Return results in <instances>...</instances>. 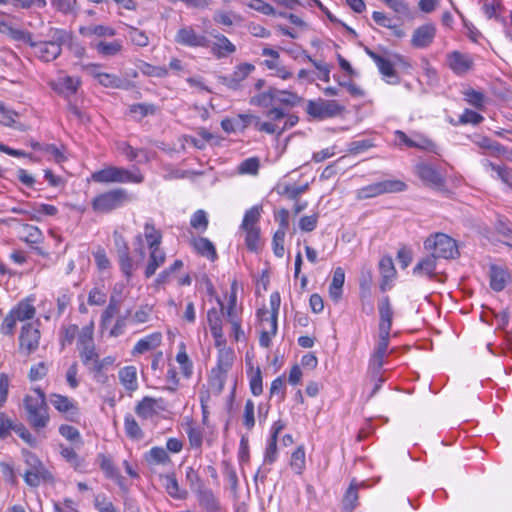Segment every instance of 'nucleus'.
<instances>
[{"label": "nucleus", "mask_w": 512, "mask_h": 512, "mask_svg": "<svg viewBox=\"0 0 512 512\" xmlns=\"http://www.w3.org/2000/svg\"><path fill=\"white\" fill-rule=\"evenodd\" d=\"M33 392L34 395L25 396L24 408L28 423L36 432H40L46 428L50 418L45 393L39 387L34 388Z\"/></svg>", "instance_id": "1"}, {"label": "nucleus", "mask_w": 512, "mask_h": 512, "mask_svg": "<svg viewBox=\"0 0 512 512\" xmlns=\"http://www.w3.org/2000/svg\"><path fill=\"white\" fill-rule=\"evenodd\" d=\"M133 200L126 189L117 187L96 195L91 200L92 210L97 214H108Z\"/></svg>", "instance_id": "2"}, {"label": "nucleus", "mask_w": 512, "mask_h": 512, "mask_svg": "<svg viewBox=\"0 0 512 512\" xmlns=\"http://www.w3.org/2000/svg\"><path fill=\"white\" fill-rule=\"evenodd\" d=\"M48 41H39L31 43L34 54L44 62L55 60L62 51L61 46L70 39V35L66 30L51 28Z\"/></svg>", "instance_id": "3"}, {"label": "nucleus", "mask_w": 512, "mask_h": 512, "mask_svg": "<svg viewBox=\"0 0 512 512\" xmlns=\"http://www.w3.org/2000/svg\"><path fill=\"white\" fill-rule=\"evenodd\" d=\"M22 453L27 466L23 478L28 486L35 488L41 484H53L55 482L54 475L34 453L28 450H23Z\"/></svg>", "instance_id": "4"}, {"label": "nucleus", "mask_w": 512, "mask_h": 512, "mask_svg": "<svg viewBox=\"0 0 512 512\" xmlns=\"http://www.w3.org/2000/svg\"><path fill=\"white\" fill-rule=\"evenodd\" d=\"M262 207L253 206L248 209L243 217L240 229L245 234V245L251 252H259L263 243L260 236V227L258 225L261 218Z\"/></svg>", "instance_id": "5"}, {"label": "nucleus", "mask_w": 512, "mask_h": 512, "mask_svg": "<svg viewBox=\"0 0 512 512\" xmlns=\"http://www.w3.org/2000/svg\"><path fill=\"white\" fill-rule=\"evenodd\" d=\"M424 247L437 259H453L459 255L456 241L444 233H436L424 241Z\"/></svg>", "instance_id": "6"}, {"label": "nucleus", "mask_w": 512, "mask_h": 512, "mask_svg": "<svg viewBox=\"0 0 512 512\" xmlns=\"http://www.w3.org/2000/svg\"><path fill=\"white\" fill-rule=\"evenodd\" d=\"M345 111V106L336 100H327L318 98L308 100L306 105V113L317 120H324L340 116Z\"/></svg>", "instance_id": "7"}, {"label": "nucleus", "mask_w": 512, "mask_h": 512, "mask_svg": "<svg viewBox=\"0 0 512 512\" xmlns=\"http://www.w3.org/2000/svg\"><path fill=\"white\" fill-rule=\"evenodd\" d=\"M407 189L405 182L397 179H389L364 186L356 191L358 200L374 198L388 193H399Z\"/></svg>", "instance_id": "8"}, {"label": "nucleus", "mask_w": 512, "mask_h": 512, "mask_svg": "<svg viewBox=\"0 0 512 512\" xmlns=\"http://www.w3.org/2000/svg\"><path fill=\"white\" fill-rule=\"evenodd\" d=\"M39 342L40 331L38 327L32 323L23 325L19 336L20 352L30 355L38 349Z\"/></svg>", "instance_id": "9"}, {"label": "nucleus", "mask_w": 512, "mask_h": 512, "mask_svg": "<svg viewBox=\"0 0 512 512\" xmlns=\"http://www.w3.org/2000/svg\"><path fill=\"white\" fill-rule=\"evenodd\" d=\"M50 402L67 420L75 422L79 419L80 412L78 405L69 397L61 394H51Z\"/></svg>", "instance_id": "10"}, {"label": "nucleus", "mask_w": 512, "mask_h": 512, "mask_svg": "<svg viewBox=\"0 0 512 512\" xmlns=\"http://www.w3.org/2000/svg\"><path fill=\"white\" fill-rule=\"evenodd\" d=\"M137 240L139 242V247L135 249V253L137 254L136 258L130 256V254H126L118 259L120 269L127 280L131 279L135 270L142 264L145 258V250L142 244L141 235L137 236Z\"/></svg>", "instance_id": "11"}, {"label": "nucleus", "mask_w": 512, "mask_h": 512, "mask_svg": "<svg viewBox=\"0 0 512 512\" xmlns=\"http://www.w3.org/2000/svg\"><path fill=\"white\" fill-rule=\"evenodd\" d=\"M175 41L188 47H209V40L204 35L198 34L191 26L180 28L175 35Z\"/></svg>", "instance_id": "12"}, {"label": "nucleus", "mask_w": 512, "mask_h": 512, "mask_svg": "<svg viewBox=\"0 0 512 512\" xmlns=\"http://www.w3.org/2000/svg\"><path fill=\"white\" fill-rule=\"evenodd\" d=\"M254 69L255 67L252 64H240L231 75L220 76L219 81L231 90H238L241 87L242 81H244Z\"/></svg>", "instance_id": "13"}, {"label": "nucleus", "mask_w": 512, "mask_h": 512, "mask_svg": "<svg viewBox=\"0 0 512 512\" xmlns=\"http://www.w3.org/2000/svg\"><path fill=\"white\" fill-rule=\"evenodd\" d=\"M214 40H209L211 53L218 59L228 57L235 53L236 46L223 34H212Z\"/></svg>", "instance_id": "14"}, {"label": "nucleus", "mask_w": 512, "mask_h": 512, "mask_svg": "<svg viewBox=\"0 0 512 512\" xmlns=\"http://www.w3.org/2000/svg\"><path fill=\"white\" fill-rule=\"evenodd\" d=\"M447 62L451 70L458 75L467 73L474 64L473 58L469 54L459 51H453L448 54Z\"/></svg>", "instance_id": "15"}, {"label": "nucleus", "mask_w": 512, "mask_h": 512, "mask_svg": "<svg viewBox=\"0 0 512 512\" xmlns=\"http://www.w3.org/2000/svg\"><path fill=\"white\" fill-rule=\"evenodd\" d=\"M435 34L436 28L434 25H422L414 31L411 43L416 48H426L433 42Z\"/></svg>", "instance_id": "16"}, {"label": "nucleus", "mask_w": 512, "mask_h": 512, "mask_svg": "<svg viewBox=\"0 0 512 512\" xmlns=\"http://www.w3.org/2000/svg\"><path fill=\"white\" fill-rule=\"evenodd\" d=\"M415 170L418 177L431 186L439 187L444 184L443 176L430 164L419 163Z\"/></svg>", "instance_id": "17"}, {"label": "nucleus", "mask_w": 512, "mask_h": 512, "mask_svg": "<svg viewBox=\"0 0 512 512\" xmlns=\"http://www.w3.org/2000/svg\"><path fill=\"white\" fill-rule=\"evenodd\" d=\"M162 343V334L160 332H154L150 335L140 339L133 347L131 354L138 356L148 351H152L159 347Z\"/></svg>", "instance_id": "18"}, {"label": "nucleus", "mask_w": 512, "mask_h": 512, "mask_svg": "<svg viewBox=\"0 0 512 512\" xmlns=\"http://www.w3.org/2000/svg\"><path fill=\"white\" fill-rule=\"evenodd\" d=\"M489 277L490 287L497 292L502 291L510 280V274L508 270L505 267L498 265L490 266Z\"/></svg>", "instance_id": "19"}, {"label": "nucleus", "mask_w": 512, "mask_h": 512, "mask_svg": "<svg viewBox=\"0 0 512 512\" xmlns=\"http://www.w3.org/2000/svg\"><path fill=\"white\" fill-rule=\"evenodd\" d=\"M378 310L380 316L379 332L390 333L393 310L388 296H385L380 300L378 304Z\"/></svg>", "instance_id": "20"}, {"label": "nucleus", "mask_w": 512, "mask_h": 512, "mask_svg": "<svg viewBox=\"0 0 512 512\" xmlns=\"http://www.w3.org/2000/svg\"><path fill=\"white\" fill-rule=\"evenodd\" d=\"M389 341L390 333L379 332V340L371 358V364L377 369H381L384 364V358L387 354Z\"/></svg>", "instance_id": "21"}, {"label": "nucleus", "mask_w": 512, "mask_h": 512, "mask_svg": "<svg viewBox=\"0 0 512 512\" xmlns=\"http://www.w3.org/2000/svg\"><path fill=\"white\" fill-rule=\"evenodd\" d=\"M196 495L199 505L206 512H216L219 510V502L212 490L205 488L204 485H199V488L196 490Z\"/></svg>", "instance_id": "22"}, {"label": "nucleus", "mask_w": 512, "mask_h": 512, "mask_svg": "<svg viewBox=\"0 0 512 512\" xmlns=\"http://www.w3.org/2000/svg\"><path fill=\"white\" fill-rule=\"evenodd\" d=\"M166 261V253L159 247L149 249V259L144 270L146 278L152 277L157 269L161 267Z\"/></svg>", "instance_id": "23"}, {"label": "nucleus", "mask_w": 512, "mask_h": 512, "mask_svg": "<svg viewBox=\"0 0 512 512\" xmlns=\"http://www.w3.org/2000/svg\"><path fill=\"white\" fill-rule=\"evenodd\" d=\"M116 183H134L140 184L144 181V175L140 169L133 167V169H127L124 167L116 166Z\"/></svg>", "instance_id": "24"}, {"label": "nucleus", "mask_w": 512, "mask_h": 512, "mask_svg": "<svg viewBox=\"0 0 512 512\" xmlns=\"http://www.w3.org/2000/svg\"><path fill=\"white\" fill-rule=\"evenodd\" d=\"M345 282V272L341 267L334 270L332 281L329 286V296L335 302H339L342 297V288Z\"/></svg>", "instance_id": "25"}, {"label": "nucleus", "mask_w": 512, "mask_h": 512, "mask_svg": "<svg viewBox=\"0 0 512 512\" xmlns=\"http://www.w3.org/2000/svg\"><path fill=\"white\" fill-rule=\"evenodd\" d=\"M379 270L382 275V282L380 289L384 292L387 289L390 281L395 277L396 270L391 257H383L379 262Z\"/></svg>", "instance_id": "26"}, {"label": "nucleus", "mask_w": 512, "mask_h": 512, "mask_svg": "<svg viewBox=\"0 0 512 512\" xmlns=\"http://www.w3.org/2000/svg\"><path fill=\"white\" fill-rule=\"evenodd\" d=\"M145 462L150 465H166L171 462L170 456L167 450L163 447H152L145 455Z\"/></svg>", "instance_id": "27"}, {"label": "nucleus", "mask_w": 512, "mask_h": 512, "mask_svg": "<svg viewBox=\"0 0 512 512\" xmlns=\"http://www.w3.org/2000/svg\"><path fill=\"white\" fill-rule=\"evenodd\" d=\"M365 51L368 56L376 63L379 71L383 74V76L387 78L396 77V71L390 60L378 55L369 48H366Z\"/></svg>", "instance_id": "28"}, {"label": "nucleus", "mask_w": 512, "mask_h": 512, "mask_svg": "<svg viewBox=\"0 0 512 512\" xmlns=\"http://www.w3.org/2000/svg\"><path fill=\"white\" fill-rule=\"evenodd\" d=\"M361 486H363V483L351 482L342 499V508L345 512H352L357 507L359 499L358 490Z\"/></svg>", "instance_id": "29"}, {"label": "nucleus", "mask_w": 512, "mask_h": 512, "mask_svg": "<svg viewBox=\"0 0 512 512\" xmlns=\"http://www.w3.org/2000/svg\"><path fill=\"white\" fill-rule=\"evenodd\" d=\"M120 383L128 391H135L138 388L137 371L134 366H126L119 370Z\"/></svg>", "instance_id": "30"}, {"label": "nucleus", "mask_w": 512, "mask_h": 512, "mask_svg": "<svg viewBox=\"0 0 512 512\" xmlns=\"http://www.w3.org/2000/svg\"><path fill=\"white\" fill-rule=\"evenodd\" d=\"M18 321H26L34 318L36 309L29 299L20 301L11 311Z\"/></svg>", "instance_id": "31"}, {"label": "nucleus", "mask_w": 512, "mask_h": 512, "mask_svg": "<svg viewBox=\"0 0 512 512\" xmlns=\"http://www.w3.org/2000/svg\"><path fill=\"white\" fill-rule=\"evenodd\" d=\"M92 47L103 57L116 56L122 51V43L119 40L112 42L98 41L92 43Z\"/></svg>", "instance_id": "32"}, {"label": "nucleus", "mask_w": 512, "mask_h": 512, "mask_svg": "<svg viewBox=\"0 0 512 512\" xmlns=\"http://www.w3.org/2000/svg\"><path fill=\"white\" fill-rule=\"evenodd\" d=\"M217 302L220 308H211L207 312V321L211 333H217V331L219 332V329H223L222 318L224 315V303L220 299H217Z\"/></svg>", "instance_id": "33"}, {"label": "nucleus", "mask_w": 512, "mask_h": 512, "mask_svg": "<svg viewBox=\"0 0 512 512\" xmlns=\"http://www.w3.org/2000/svg\"><path fill=\"white\" fill-rule=\"evenodd\" d=\"M157 400L152 397H144L135 407V413L142 419L152 418L157 414Z\"/></svg>", "instance_id": "34"}, {"label": "nucleus", "mask_w": 512, "mask_h": 512, "mask_svg": "<svg viewBox=\"0 0 512 512\" xmlns=\"http://www.w3.org/2000/svg\"><path fill=\"white\" fill-rule=\"evenodd\" d=\"M436 260L437 258L432 254L424 257L413 268V274L426 275L432 279L435 276Z\"/></svg>", "instance_id": "35"}, {"label": "nucleus", "mask_w": 512, "mask_h": 512, "mask_svg": "<svg viewBox=\"0 0 512 512\" xmlns=\"http://www.w3.org/2000/svg\"><path fill=\"white\" fill-rule=\"evenodd\" d=\"M163 486L166 492L175 499H185L187 497V491L180 488L179 483L174 474H167L162 477Z\"/></svg>", "instance_id": "36"}, {"label": "nucleus", "mask_w": 512, "mask_h": 512, "mask_svg": "<svg viewBox=\"0 0 512 512\" xmlns=\"http://www.w3.org/2000/svg\"><path fill=\"white\" fill-rule=\"evenodd\" d=\"M300 101L301 97L295 93L273 88V105L282 104L288 107H294Z\"/></svg>", "instance_id": "37"}, {"label": "nucleus", "mask_w": 512, "mask_h": 512, "mask_svg": "<svg viewBox=\"0 0 512 512\" xmlns=\"http://www.w3.org/2000/svg\"><path fill=\"white\" fill-rule=\"evenodd\" d=\"M116 166L108 165L91 174V180L101 184L116 183Z\"/></svg>", "instance_id": "38"}, {"label": "nucleus", "mask_w": 512, "mask_h": 512, "mask_svg": "<svg viewBox=\"0 0 512 512\" xmlns=\"http://www.w3.org/2000/svg\"><path fill=\"white\" fill-rule=\"evenodd\" d=\"M193 247L199 254L211 260H215L217 257L215 246L207 238L199 237L195 239L193 241Z\"/></svg>", "instance_id": "39"}, {"label": "nucleus", "mask_w": 512, "mask_h": 512, "mask_svg": "<svg viewBox=\"0 0 512 512\" xmlns=\"http://www.w3.org/2000/svg\"><path fill=\"white\" fill-rule=\"evenodd\" d=\"M227 372L213 368L209 377V389L216 395H219L225 385Z\"/></svg>", "instance_id": "40"}, {"label": "nucleus", "mask_w": 512, "mask_h": 512, "mask_svg": "<svg viewBox=\"0 0 512 512\" xmlns=\"http://www.w3.org/2000/svg\"><path fill=\"white\" fill-rule=\"evenodd\" d=\"M124 428L126 435L132 440H142L144 438V433L135 420V418L131 414H127L124 419Z\"/></svg>", "instance_id": "41"}, {"label": "nucleus", "mask_w": 512, "mask_h": 512, "mask_svg": "<svg viewBox=\"0 0 512 512\" xmlns=\"http://www.w3.org/2000/svg\"><path fill=\"white\" fill-rule=\"evenodd\" d=\"M397 139L408 147L419 148L422 150L432 151L434 143L428 139H422L421 141H414L410 139L403 131L397 130L395 132Z\"/></svg>", "instance_id": "42"}, {"label": "nucleus", "mask_w": 512, "mask_h": 512, "mask_svg": "<svg viewBox=\"0 0 512 512\" xmlns=\"http://www.w3.org/2000/svg\"><path fill=\"white\" fill-rule=\"evenodd\" d=\"M20 239L28 244H38L43 240V234L37 226L23 224Z\"/></svg>", "instance_id": "43"}, {"label": "nucleus", "mask_w": 512, "mask_h": 512, "mask_svg": "<svg viewBox=\"0 0 512 512\" xmlns=\"http://www.w3.org/2000/svg\"><path fill=\"white\" fill-rule=\"evenodd\" d=\"M129 111L138 121H140L149 115L156 114L158 108L152 103H137L131 105L129 107Z\"/></svg>", "instance_id": "44"}, {"label": "nucleus", "mask_w": 512, "mask_h": 512, "mask_svg": "<svg viewBox=\"0 0 512 512\" xmlns=\"http://www.w3.org/2000/svg\"><path fill=\"white\" fill-rule=\"evenodd\" d=\"M144 237L147 241L148 248H159L162 241V234L157 230L153 223L147 222L144 226Z\"/></svg>", "instance_id": "45"}, {"label": "nucleus", "mask_w": 512, "mask_h": 512, "mask_svg": "<svg viewBox=\"0 0 512 512\" xmlns=\"http://www.w3.org/2000/svg\"><path fill=\"white\" fill-rule=\"evenodd\" d=\"M97 76L99 84L106 88L123 89L127 87L126 81L116 74L104 72L102 74H98Z\"/></svg>", "instance_id": "46"}, {"label": "nucleus", "mask_w": 512, "mask_h": 512, "mask_svg": "<svg viewBox=\"0 0 512 512\" xmlns=\"http://www.w3.org/2000/svg\"><path fill=\"white\" fill-rule=\"evenodd\" d=\"M80 33L84 36H98V37H112L115 35V30L105 25H92L88 27H82Z\"/></svg>", "instance_id": "47"}, {"label": "nucleus", "mask_w": 512, "mask_h": 512, "mask_svg": "<svg viewBox=\"0 0 512 512\" xmlns=\"http://www.w3.org/2000/svg\"><path fill=\"white\" fill-rule=\"evenodd\" d=\"M260 168V160L258 157H250L245 160H243L238 168L237 171L241 175H257Z\"/></svg>", "instance_id": "48"}, {"label": "nucleus", "mask_w": 512, "mask_h": 512, "mask_svg": "<svg viewBox=\"0 0 512 512\" xmlns=\"http://www.w3.org/2000/svg\"><path fill=\"white\" fill-rule=\"evenodd\" d=\"M176 361L180 365L182 374L186 378H189L192 375L193 366H192V362L190 361V359L186 353L185 345L183 343L180 345V350L176 355Z\"/></svg>", "instance_id": "49"}, {"label": "nucleus", "mask_w": 512, "mask_h": 512, "mask_svg": "<svg viewBox=\"0 0 512 512\" xmlns=\"http://www.w3.org/2000/svg\"><path fill=\"white\" fill-rule=\"evenodd\" d=\"M290 466L297 474H302L305 469V450L303 446L297 447L291 455Z\"/></svg>", "instance_id": "50"}, {"label": "nucleus", "mask_w": 512, "mask_h": 512, "mask_svg": "<svg viewBox=\"0 0 512 512\" xmlns=\"http://www.w3.org/2000/svg\"><path fill=\"white\" fill-rule=\"evenodd\" d=\"M234 357V352L231 349H220L217 366L215 368L228 372L233 365Z\"/></svg>", "instance_id": "51"}, {"label": "nucleus", "mask_w": 512, "mask_h": 512, "mask_svg": "<svg viewBox=\"0 0 512 512\" xmlns=\"http://www.w3.org/2000/svg\"><path fill=\"white\" fill-rule=\"evenodd\" d=\"M186 433L189 443L193 448H201L203 443V432L199 427H196L192 422H189L186 427Z\"/></svg>", "instance_id": "52"}, {"label": "nucleus", "mask_w": 512, "mask_h": 512, "mask_svg": "<svg viewBox=\"0 0 512 512\" xmlns=\"http://www.w3.org/2000/svg\"><path fill=\"white\" fill-rule=\"evenodd\" d=\"M480 4L482 5V10L489 19L494 18L503 25L506 24L505 19L497 14V10L502 6L500 1H485Z\"/></svg>", "instance_id": "53"}, {"label": "nucleus", "mask_w": 512, "mask_h": 512, "mask_svg": "<svg viewBox=\"0 0 512 512\" xmlns=\"http://www.w3.org/2000/svg\"><path fill=\"white\" fill-rule=\"evenodd\" d=\"M60 454L75 469H80L84 464V460L75 452L73 448L60 445Z\"/></svg>", "instance_id": "54"}, {"label": "nucleus", "mask_w": 512, "mask_h": 512, "mask_svg": "<svg viewBox=\"0 0 512 512\" xmlns=\"http://www.w3.org/2000/svg\"><path fill=\"white\" fill-rule=\"evenodd\" d=\"M486 166L489 167L492 171L496 172L498 178L512 188V169L505 166L496 165L492 162H487Z\"/></svg>", "instance_id": "55"}, {"label": "nucleus", "mask_w": 512, "mask_h": 512, "mask_svg": "<svg viewBox=\"0 0 512 512\" xmlns=\"http://www.w3.org/2000/svg\"><path fill=\"white\" fill-rule=\"evenodd\" d=\"M80 85V80L78 78L65 76L58 80L57 87L60 92H68L73 94L77 91Z\"/></svg>", "instance_id": "56"}, {"label": "nucleus", "mask_w": 512, "mask_h": 512, "mask_svg": "<svg viewBox=\"0 0 512 512\" xmlns=\"http://www.w3.org/2000/svg\"><path fill=\"white\" fill-rule=\"evenodd\" d=\"M93 333H94V323L93 321L90 322L89 325H86L81 329V331L78 333V347L83 346H90L95 345L94 339H93Z\"/></svg>", "instance_id": "57"}, {"label": "nucleus", "mask_w": 512, "mask_h": 512, "mask_svg": "<svg viewBox=\"0 0 512 512\" xmlns=\"http://www.w3.org/2000/svg\"><path fill=\"white\" fill-rule=\"evenodd\" d=\"M119 311V303L115 298H111L108 306L103 311L101 316V326L103 328L107 327L110 323L111 319L117 314Z\"/></svg>", "instance_id": "58"}, {"label": "nucleus", "mask_w": 512, "mask_h": 512, "mask_svg": "<svg viewBox=\"0 0 512 512\" xmlns=\"http://www.w3.org/2000/svg\"><path fill=\"white\" fill-rule=\"evenodd\" d=\"M255 126L259 131L266 132L268 134L277 133L278 135L282 134L287 129V125L279 126L277 123H273L271 121L261 122L258 118H256Z\"/></svg>", "instance_id": "59"}, {"label": "nucleus", "mask_w": 512, "mask_h": 512, "mask_svg": "<svg viewBox=\"0 0 512 512\" xmlns=\"http://www.w3.org/2000/svg\"><path fill=\"white\" fill-rule=\"evenodd\" d=\"M190 225L201 232L208 227V217L204 210H197L191 217Z\"/></svg>", "instance_id": "60"}, {"label": "nucleus", "mask_w": 512, "mask_h": 512, "mask_svg": "<svg viewBox=\"0 0 512 512\" xmlns=\"http://www.w3.org/2000/svg\"><path fill=\"white\" fill-rule=\"evenodd\" d=\"M79 356L82 363L87 367L91 365V362L94 361L99 354L96 351L95 345L78 347Z\"/></svg>", "instance_id": "61"}, {"label": "nucleus", "mask_w": 512, "mask_h": 512, "mask_svg": "<svg viewBox=\"0 0 512 512\" xmlns=\"http://www.w3.org/2000/svg\"><path fill=\"white\" fill-rule=\"evenodd\" d=\"M286 233L283 232V230H276V232L273 235L272 239V247L273 252L276 257H283L285 253L284 248V239H285Z\"/></svg>", "instance_id": "62"}, {"label": "nucleus", "mask_w": 512, "mask_h": 512, "mask_svg": "<svg viewBox=\"0 0 512 512\" xmlns=\"http://www.w3.org/2000/svg\"><path fill=\"white\" fill-rule=\"evenodd\" d=\"M278 325L272 320L269 323V329L261 330L259 343L262 347L268 348L271 345L272 338L277 333Z\"/></svg>", "instance_id": "63"}, {"label": "nucleus", "mask_w": 512, "mask_h": 512, "mask_svg": "<svg viewBox=\"0 0 512 512\" xmlns=\"http://www.w3.org/2000/svg\"><path fill=\"white\" fill-rule=\"evenodd\" d=\"M98 512H118L113 503L105 495H97L94 499Z\"/></svg>", "instance_id": "64"}]
</instances>
